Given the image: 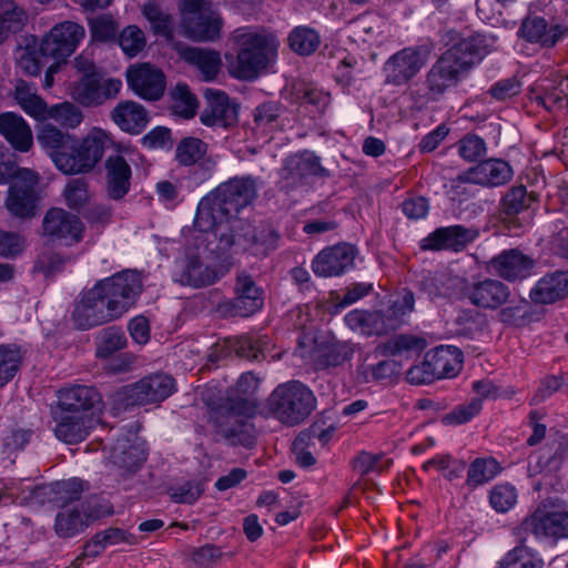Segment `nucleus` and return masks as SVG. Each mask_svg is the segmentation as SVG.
<instances>
[{"instance_id":"1","label":"nucleus","mask_w":568,"mask_h":568,"mask_svg":"<svg viewBox=\"0 0 568 568\" xmlns=\"http://www.w3.org/2000/svg\"><path fill=\"white\" fill-rule=\"evenodd\" d=\"M251 178H236L220 184L197 204L193 229L189 231L183 255L175 261L173 276L182 285L203 287L214 284L229 271L222 253L239 245L253 255H265L277 245V235L271 231L255 234L247 227L243 236L233 234L240 224L234 215L255 197Z\"/></svg>"},{"instance_id":"2","label":"nucleus","mask_w":568,"mask_h":568,"mask_svg":"<svg viewBox=\"0 0 568 568\" xmlns=\"http://www.w3.org/2000/svg\"><path fill=\"white\" fill-rule=\"evenodd\" d=\"M313 394L271 393L262 403L253 397V393H206L203 400L212 412L217 440L224 439L231 446L250 447L254 444V437L243 418L273 416L284 425H298L316 406Z\"/></svg>"},{"instance_id":"3","label":"nucleus","mask_w":568,"mask_h":568,"mask_svg":"<svg viewBox=\"0 0 568 568\" xmlns=\"http://www.w3.org/2000/svg\"><path fill=\"white\" fill-rule=\"evenodd\" d=\"M103 409L101 393H59L57 405L51 406L57 438L67 444L82 442Z\"/></svg>"},{"instance_id":"4","label":"nucleus","mask_w":568,"mask_h":568,"mask_svg":"<svg viewBox=\"0 0 568 568\" xmlns=\"http://www.w3.org/2000/svg\"><path fill=\"white\" fill-rule=\"evenodd\" d=\"M237 54H225L229 72L242 80H252L272 67L277 59L280 42L266 31L239 29L234 33Z\"/></svg>"},{"instance_id":"5","label":"nucleus","mask_w":568,"mask_h":568,"mask_svg":"<svg viewBox=\"0 0 568 568\" xmlns=\"http://www.w3.org/2000/svg\"><path fill=\"white\" fill-rule=\"evenodd\" d=\"M494 44V37L477 33L447 50L428 75L432 89L440 92L455 83L458 74L478 63Z\"/></svg>"},{"instance_id":"6","label":"nucleus","mask_w":568,"mask_h":568,"mask_svg":"<svg viewBox=\"0 0 568 568\" xmlns=\"http://www.w3.org/2000/svg\"><path fill=\"white\" fill-rule=\"evenodd\" d=\"M3 155V146L0 145V184L11 179L6 207L17 217H32L41 194L40 176L31 169L17 168L13 163L4 162Z\"/></svg>"},{"instance_id":"7","label":"nucleus","mask_w":568,"mask_h":568,"mask_svg":"<svg viewBox=\"0 0 568 568\" xmlns=\"http://www.w3.org/2000/svg\"><path fill=\"white\" fill-rule=\"evenodd\" d=\"M181 32L193 41H214L223 27L219 12L207 0H182Z\"/></svg>"},{"instance_id":"8","label":"nucleus","mask_w":568,"mask_h":568,"mask_svg":"<svg viewBox=\"0 0 568 568\" xmlns=\"http://www.w3.org/2000/svg\"><path fill=\"white\" fill-rule=\"evenodd\" d=\"M113 144V139L105 130L92 128L80 143L73 142L69 161H63L64 174H80L91 171Z\"/></svg>"},{"instance_id":"9","label":"nucleus","mask_w":568,"mask_h":568,"mask_svg":"<svg viewBox=\"0 0 568 568\" xmlns=\"http://www.w3.org/2000/svg\"><path fill=\"white\" fill-rule=\"evenodd\" d=\"M58 509L53 530L63 539L75 537L92 521L112 513L109 507L99 505L97 499L83 500L81 505H67Z\"/></svg>"},{"instance_id":"10","label":"nucleus","mask_w":568,"mask_h":568,"mask_svg":"<svg viewBox=\"0 0 568 568\" xmlns=\"http://www.w3.org/2000/svg\"><path fill=\"white\" fill-rule=\"evenodd\" d=\"M98 287L108 301V305L122 316L136 301L142 291L140 273L125 271L99 282Z\"/></svg>"},{"instance_id":"11","label":"nucleus","mask_w":568,"mask_h":568,"mask_svg":"<svg viewBox=\"0 0 568 568\" xmlns=\"http://www.w3.org/2000/svg\"><path fill=\"white\" fill-rule=\"evenodd\" d=\"M519 541H526L528 534L536 538H567L568 513L548 510L540 505L515 530Z\"/></svg>"},{"instance_id":"12","label":"nucleus","mask_w":568,"mask_h":568,"mask_svg":"<svg viewBox=\"0 0 568 568\" xmlns=\"http://www.w3.org/2000/svg\"><path fill=\"white\" fill-rule=\"evenodd\" d=\"M84 37V28L77 22L57 23L41 39V53L54 60H67L78 49Z\"/></svg>"},{"instance_id":"13","label":"nucleus","mask_w":568,"mask_h":568,"mask_svg":"<svg viewBox=\"0 0 568 568\" xmlns=\"http://www.w3.org/2000/svg\"><path fill=\"white\" fill-rule=\"evenodd\" d=\"M122 88L120 79H102L99 73L79 77L67 85L71 99L84 106L99 105L114 98Z\"/></svg>"},{"instance_id":"14","label":"nucleus","mask_w":568,"mask_h":568,"mask_svg":"<svg viewBox=\"0 0 568 568\" xmlns=\"http://www.w3.org/2000/svg\"><path fill=\"white\" fill-rule=\"evenodd\" d=\"M139 153L130 145L118 148V153L105 161L106 193L113 200H120L130 190L132 170L130 163H135Z\"/></svg>"},{"instance_id":"15","label":"nucleus","mask_w":568,"mask_h":568,"mask_svg":"<svg viewBox=\"0 0 568 568\" xmlns=\"http://www.w3.org/2000/svg\"><path fill=\"white\" fill-rule=\"evenodd\" d=\"M116 317H119L118 314L110 308L97 284L81 296L73 312L74 323L81 329L91 328Z\"/></svg>"},{"instance_id":"16","label":"nucleus","mask_w":568,"mask_h":568,"mask_svg":"<svg viewBox=\"0 0 568 568\" xmlns=\"http://www.w3.org/2000/svg\"><path fill=\"white\" fill-rule=\"evenodd\" d=\"M126 82L138 97L150 101L159 100L166 85L163 72L150 63L131 65L126 70Z\"/></svg>"},{"instance_id":"17","label":"nucleus","mask_w":568,"mask_h":568,"mask_svg":"<svg viewBox=\"0 0 568 568\" xmlns=\"http://www.w3.org/2000/svg\"><path fill=\"white\" fill-rule=\"evenodd\" d=\"M43 231L60 244L72 246L81 242L84 225L78 216L62 209H51L44 216Z\"/></svg>"},{"instance_id":"18","label":"nucleus","mask_w":568,"mask_h":568,"mask_svg":"<svg viewBox=\"0 0 568 568\" xmlns=\"http://www.w3.org/2000/svg\"><path fill=\"white\" fill-rule=\"evenodd\" d=\"M426 61L427 54L424 50L405 48L387 60L386 79L394 84L406 83L419 72Z\"/></svg>"},{"instance_id":"19","label":"nucleus","mask_w":568,"mask_h":568,"mask_svg":"<svg viewBox=\"0 0 568 568\" xmlns=\"http://www.w3.org/2000/svg\"><path fill=\"white\" fill-rule=\"evenodd\" d=\"M354 258L353 246L338 244L321 251L312 262V270L321 277L338 276L352 268Z\"/></svg>"},{"instance_id":"20","label":"nucleus","mask_w":568,"mask_h":568,"mask_svg":"<svg viewBox=\"0 0 568 568\" xmlns=\"http://www.w3.org/2000/svg\"><path fill=\"white\" fill-rule=\"evenodd\" d=\"M38 129L37 140L41 148L48 153L55 168L64 173V168L61 165L63 161H69L72 151L74 136L63 132L58 126L44 123Z\"/></svg>"},{"instance_id":"21","label":"nucleus","mask_w":568,"mask_h":568,"mask_svg":"<svg viewBox=\"0 0 568 568\" xmlns=\"http://www.w3.org/2000/svg\"><path fill=\"white\" fill-rule=\"evenodd\" d=\"M490 270L508 281H523L532 274L534 261L519 250H505L489 262Z\"/></svg>"},{"instance_id":"22","label":"nucleus","mask_w":568,"mask_h":568,"mask_svg":"<svg viewBox=\"0 0 568 568\" xmlns=\"http://www.w3.org/2000/svg\"><path fill=\"white\" fill-rule=\"evenodd\" d=\"M207 105L201 114V122L206 126L232 125L237 120V105L217 90L205 91Z\"/></svg>"},{"instance_id":"23","label":"nucleus","mask_w":568,"mask_h":568,"mask_svg":"<svg viewBox=\"0 0 568 568\" xmlns=\"http://www.w3.org/2000/svg\"><path fill=\"white\" fill-rule=\"evenodd\" d=\"M324 172L320 159L313 152H302L286 159L282 170L284 187L301 184L311 175H321Z\"/></svg>"},{"instance_id":"24","label":"nucleus","mask_w":568,"mask_h":568,"mask_svg":"<svg viewBox=\"0 0 568 568\" xmlns=\"http://www.w3.org/2000/svg\"><path fill=\"white\" fill-rule=\"evenodd\" d=\"M475 230L459 225L442 227L423 240L422 246L426 250H452L458 252L477 237Z\"/></svg>"},{"instance_id":"25","label":"nucleus","mask_w":568,"mask_h":568,"mask_svg":"<svg viewBox=\"0 0 568 568\" xmlns=\"http://www.w3.org/2000/svg\"><path fill=\"white\" fill-rule=\"evenodd\" d=\"M284 95L293 103H298L313 113L323 112L331 102V95L327 91L305 81H296L287 85Z\"/></svg>"},{"instance_id":"26","label":"nucleus","mask_w":568,"mask_h":568,"mask_svg":"<svg viewBox=\"0 0 568 568\" xmlns=\"http://www.w3.org/2000/svg\"><path fill=\"white\" fill-rule=\"evenodd\" d=\"M532 94L550 112L568 111V77L542 80L532 88Z\"/></svg>"},{"instance_id":"27","label":"nucleus","mask_w":568,"mask_h":568,"mask_svg":"<svg viewBox=\"0 0 568 568\" xmlns=\"http://www.w3.org/2000/svg\"><path fill=\"white\" fill-rule=\"evenodd\" d=\"M264 298L262 291L254 281L246 274L236 278L235 297L232 302V313L239 316H250L263 307Z\"/></svg>"},{"instance_id":"28","label":"nucleus","mask_w":568,"mask_h":568,"mask_svg":"<svg viewBox=\"0 0 568 568\" xmlns=\"http://www.w3.org/2000/svg\"><path fill=\"white\" fill-rule=\"evenodd\" d=\"M511 174V169L505 161L488 160L469 169L462 175V180L468 183L498 186L506 183Z\"/></svg>"},{"instance_id":"29","label":"nucleus","mask_w":568,"mask_h":568,"mask_svg":"<svg viewBox=\"0 0 568 568\" xmlns=\"http://www.w3.org/2000/svg\"><path fill=\"white\" fill-rule=\"evenodd\" d=\"M84 491V481L80 478L60 480L50 485L37 488V496H45L48 500L58 508L67 505H81L82 493Z\"/></svg>"},{"instance_id":"30","label":"nucleus","mask_w":568,"mask_h":568,"mask_svg":"<svg viewBox=\"0 0 568 568\" xmlns=\"http://www.w3.org/2000/svg\"><path fill=\"white\" fill-rule=\"evenodd\" d=\"M0 133L19 152H28L33 144L29 123L19 114L6 112L0 114Z\"/></svg>"},{"instance_id":"31","label":"nucleus","mask_w":568,"mask_h":568,"mask_svg":"<svg viewBox=\"0 0 568 568\" xmlns=\"http://www.w3.org/2000/svg\"><path fill=\"white\" fill-rule=\"evenodd\" d=\"M467 296L477 307L495 310L507 301L509 290L497 280H485L473 284Z\"/></svg>"},{"instance_id":"32","label":"nucleus","mask_w":568,"mask_h":568,"mask_svg":"<svg viewBox=\"0 0 568 568\" xmlns=\"http://www.w3.org/2000/svg\"><path fill=\"white\" fill-rule=\"evenodd\" d=\"M112 121L129 134H140L149 123L146 110L134 101H122L111 112Z\"/></svg>"},{"instance_id":"33","label":"nucleus","mask_w":568,"mask_h":568,"mask_svg":"<svg viewBox=\"0 0 568 568\" xmlns=\"http://www.w3.org/2000/svg\"><path fill=\"white\" fill-rule=\"evenodd\" d=\"M568 296V272H556L541 277L530 291L535 303L550 304Z\"/></svg>"},{"instance_id":"34","label":"nucleus","mask_w":568,"mask_h":568,"mask_svg":"<svg viewBox=\"0 0 568 568\" xmlns=\"http://www.w3.org/2000/svg\"><path fill=\"white\" fill-rule=\"evenodd\" d=\"M428 353L433 378H452L460 372L463 366V353L457 347L442 345Z\"/></svg>"},{"instance_id":"35","label":"nucleus","mask_w":568,"mask_h":568,"mask_svg":"<svg viewBox=\"0 0 568 568\" xmlns=\"http://www.w3.org/2000/svg\"><path fill=\"white\" fill-rule=\"evenodd\" d=\"M13 98L28 116L38 122H45L50 105L37 93L36 88L20 80L16 83Z\"/></svg>"},{"instance_id":"36","label":"nucleus","mask_w":568,"mask_h":568,"mask_svg":"<svg viewBox=\"0 0 568 568\" xmlns=\"http://www.w3.org/2000/svg\"><path fill=\"white\" fill-rule=\"evenodd\" d=\"M175 49L184 61L200 70L204 80L210 81L219 73L222 61L217 52L180 45Z\"/></svg>"},{"instance_id":"37","label":"nucleus","mask_w":568,"mask_h":568,"mask_svg":"<svg viewBox=\"0 0 568 568\" xmlns=\"http://www.w3.org/2000/svg\"><path fill=\"white\" fill-rule=\"evenodd\" d=\"M344 322L353 332L363 335L383 334L386 332L384 315L379 312L353 310L345 315Z\"/></svg>"},{"instance_id":"38","label":"nucleus","mask_w":568,"mask_h":568,"mask_svg":"<svg viewBox=\"0 0 568 568\" xmlns=\"http://www.w3.org/2000/svg\"><path fill=\"white\" fill-rule=\"evenodd\" d=\"M40 55L42 53L37 38L27 36L21 39L14 51L16 64L26 74L37 75L40 71Z\"/></svg>"},{"instance_id":"39","label":"nucleus","mask_w":568,"mask_h":568,"mask_svg":"<svg viewBox=\"0 0 568 568\" xmlns=\"http://www.w3.org/2000/svg\"><path fill=\"white\" fill-rule=\"evenodd\" d=\"M501 470L500 464L493 457L474 459L467 470L466 485L475 489L493 480Z\"/></svg>"},{"instance_id":"40","label":"nucleus","mask_w":568,"mask_h":568,"mask_svg":"<svg viewBox=\"0 0 568 568\" xmlns=\"http://www.w3.org/2000/svg\"><path fill=\"white\" fill-rule=\"evenodd\" d=\"M27 21L26 11L11 0H0V43L19 31Z\"/></svg>"},{"instance_id":"41","label":"nucleus","mask_w":568,"mask_h":568,"mask_svg":"<svg viewBox=\"0 0 568 568\" xmlns=\"http://www.w3.org/2000/svg\"><path fill=\"white\" fill-rule=\"evenodd\" d=\"M83 113L80 108L71 102H61L49 106L47 120H52L62 129L73 130L83 122Z\"/></svg>"},{"instance_id":"42","label":"nucleus","mask_w":568,"mask_h":568,"mask_svg":"<svg viewBox=\"0 0 568 568\" xmlns=\"http://www.w3.org/2000/svg\"><path fill=\"white\" fill-rule=\"evenodd\" d=\"M518 34L530 43H539L545 47L552 45L556 42V34L548 29L542 18L526 19Z\"/></svg>"},{"instance_id":"43","label":"nucleus","mask_w":568,"mask_h":568,"mask_svg":"<svg viewBox=\"0 0 568 568\" xmlns=\"http://www.w3.org/2000/svg\"><path fill=\"white\" fill-rule=\"evenodd\" d=\"M489 394L474 397L468 403L457 405L452 412L442 417V423L446 426H458L469 423L481 412L483 403Z\"/></svg>"},{"instance_id":"44","label":"nucleus","mask_w":568,"mask_h":568,"mask_svg":"<svg viewBox=\"0 0 568 568\" xmlns=\"http://www.w3.org/2000/svg\"><path fill=\"white\" fill-rule=\"evenodd\" d=\"M118 404L112 408L113 415L130 410L135 406L164 402L171 393H115Z\"/></svg>"},{"instance_id":"45","label":"nucleus","mask_w":568,"mask_h":568,"mask_svg":"<svg viewBox=\"0 0 568 568\" xmlns=\"http://www.w3.org/2000/svg\"><path fill=\"white\" fill-rule=\"evenodd\" d=\"M320 34L312 28L300 26L294 28L288 36L290 48L298 54L308 55L320 45Z\"/></svg>"},{"instance_id":"46","label":"nucleus","mask_w":568,"mask_h":568,"mask_svg":"<svg viewBox=\"0 0 568 568\" xmlns=\"http://www.w3.org/2000/svg\"><path fill=\"white\" fill-rule=\"evenodd\" d=\"M426 347V341L420 337L402 335L390 341L389 343L378 346L374 354L375 357L378 355H400L403 353L414 352L416 354L424 351Z\"/></svg>"},{"instance_id":"47","label":"nucleus","mask_w":568,"mask_h":568,"mask_svg":"<svg viewBox=\"0 0 568 568\" xmlns=\"http://www.w3.org/2000/svg\"><path fill=\"white\" fill-rule=\"evenodd\" d=\"M414 303V295L410 292H405L392 301L387 314L384 315L386 332L395 329L404 323L405 317L413 312Z\"/></svg>"},{"instance_id":"48","label":"nucleus","mask_w":568,"mask_h":568,"mask_svg":"<svg viewBox=\"0 0 568 568\" xmlns=\"http://www.w3.org/2000/svg\"><path fill=\"white\" fill-rule=\"evenodd\" d=\"M172 110L175 115L191 119L197 110V100L186 84L179 83L171 92Z\"/></svg>"},{"instance_id":"49","label":"nucleus","mask_w":568,"mask_h":568,"mask_svg":"<svg viewBox=\"0 0 568 568\" xmlns=\"http://www.w3.org/2000/svg\"><path fill=\"white\" fill-rule=\"evenodd\" d=\"M144 18L151 24V29L155 34L164 37L168 41L173 38L172 18L170 14L160 10L154 3H145L142 7Z\"/></svg>"},{"instance_id":"50","label":"nucleus","mask_w":568,"mask_h":568,"mask_svg":"<svg viewBox=\"0 0 568 568\" xmlns=\"http://www.w3.org/2000/svg\"><path fill=\"white\" fill-rule=\"evenodd\" d=\"M118 43L125 55L136 57L145 47L144 32L134 24L125 27L118 37Z\"/></svg>"},{"instance_id":"51","label":"nucleus","mask_w":568,"mask_h":568,"mask_svg":"<svg viewBox=\"0 0 568 568\" xmlns=\"http://www.w3.org/2000/svg\"><path fill=\"white\" fill-rule=\"evenodd\" d=\"M21 362V352L17 346H0V388L16 375Z\"/></svg>"},{"instance_id":"52","label":"nucleus","mask_w":568,"mask_h":568,"mask_svg":"<svg viewBox=\"0 0 568 568\" xmlns=\"http://www.w3.org/2000/svg\"><path fill=\"white\" fill-rule=\"evenodd\" d=\"M92 41L106 42L115 39L118 23L110 14L92 18L88 22Z\"/></svg>"},{"instance_id":"53","label":"nucleus","mask_w":568,"mask_h":568,"mask_svg":"<svg viewBox=\"0 0 568 568\" xmlns=\"http://www.w3.org/2000/svg\"><path fill=\"white\" fill-rule=\"evenodd\" d=\"M393 464L392 459H385L383 454H371L367 452H361L353 460L354 469L363 475L369 471L382 473L389 468Z\"/></svg>"},{"instance_id":"54","label":"nucleus","mask_w":568,"mask_h":568,"mask_svg":"<svg viewBox=\"0 0 568 568\" xmlns=\"http://www.w3.org/2000/svg\"><path fill=\"white\" fill-rule=\"evenodd\" d=\"M126 344L123 332L115 327L104 329L100 336L97 346V355L108 357L114 352L122 349Z\"/></svg>"},{"instance_id":"55","label":"nucleus","mask_w":568,"mask_h":568,"mask_svg":"<svg viewBox=\"0 0 568 568\" xmlns=\"http://www.w3.org/2000/svg\"><path fill=\"white\" fill-rule=\"evenodd\" d=\"M203 491V484L197 480H186L173 485L168 489L171 499L179 504H193L200 498Z\"/></svg>"},{"instance_id":"56","label":"nucleus","mask_w":568,"mask_h":568,"mask_svg":"<svg viewBox=\"0 0 568 568\" xmlns=\"http://www.w3.org/2000/svg\"><path fill=\"white\" fill-rule=\"evenodd\" d=\"M399 372V365L393 361H381L376 365L362 364L358 369V378L363 382L384 379Z\"/></svg>"},{"instance_id":"57","label":"nucleus","mask_w":568,"mask_h":568,"mask_svg":"<svg viewBox=\"0 0 568 568\" xmlns=\"http://www.w3.org/2000/svg\"><path fill=\"white\" fill-rule=\"evenodd\" d=\"M112 457L114 459V464L129 473H134L146 459L144 452L133 445L123 449L115 448Z\"/></svg>"},{"instance_id":"58","label":"nucleus","mask_w":568,"mask_h":568,"mask_svg":"<svg viewBox=\"0 0 568 568\" xmlns=\"http://www.w3.org/2000/svg\"><path fill=\"white\" fill-rule=\"evenodd\" d=\"M205 144L195 138H186L176 148V160L183 165H191L205 153Z\"/></svg>"},{"instance_id":"59","label":"nucleus","mask_w":568,"mask_h":568,"mask_svg":"<svg viewBox=\"0 0 568 568\" xmlns=\"http://www.w3.org/2000/svg\"><path fill=\"white\" fill-rule=\"evenodd\" d=\"M516 499V490L508 484L495 486L489 497L491 507L499 513L509 510L515 505Z\"/></svg>"},{"instance_id":"60","label":"nucleus","mask_w":568,"mask_h":568,"mask_svg":"<svg viewBox=\"0 0 568 568\" xmlns=\"http://www.w3.org/2000/svg\"><path fill=\"white\" fill-rule=\"evenodd\" d=\"M513 0H477V13L480 20L497 26L501 21L500 9Z\"/></svg>"},{"instance_id":"61","label":"nucleus","mask_w":568,"mask_h":568,"mask_svg":"<svg viewBox=\"0 0 568 568\" xmlns=\"http://www.w3.org/2000/svg\"><path fill=\"white\" fill-rule=\"evenodd\" d=\"M174 378L164 372H156L143 377L136 385L138 390H173Z\"/></svg>"},{"instance_id":"62","label":"nucleus","mask_w":568,"mask_h":568,"mask_svg":"<svg viewBox=\"0 0 568 568\" xmlns=\"http://www.w3.org/2000/svg\"><path fill=\"white\" fill-rule=\"evenodd\" d=\"M65 203L71 209H78L88 201V185L83 180H71L63 191Z\"/></svg>"},{"instance_id":"63","label":"nucleus","mask_w":568,"mask_h":568,"mask_svg":"<svg viewBox=\"0 0 568 568\" xmlns=\"http://www.w3.org/2000/svg\"><path fill=\"white\" fill-rule=\"evenodd\" d=\"M141 142L150 150H169L172 148L171 131L164 126H156L148 132Z\"/></svg>"},{"instance_id":"64","label":"nucleus","mask_w":568,"mask_h":568,"mask_svg":"<svg viewBox=\"0 0 568 568\" xmlns=\"http://www.w3.org/2000/svg\"><path fill=\"white\" fill-rule=\"evenodd\" d=\"M486 151L485 142L477 135H467L459 143V154L468 161H475Z\"/></svg>"}]
</instances>
